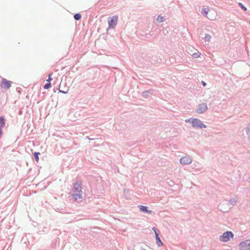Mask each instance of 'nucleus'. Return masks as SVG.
<instances>
[{"mask_svg": "<svg viewBox=\"0 0 250 250\" xmlns=\"http://www.w3.org/2000/svg\"><path fill=\"white\" fill-rule=\"evenodd\" d=\"M186 122H190L193 128H206L207 125L204 124L202 122L197 118H190L186 120Z\"/></svg>", "mask_w": 250, "mask_h": 250, "instance_id": "nucleus-1", "label": "nucleus"}, {"mask_svg": "<svg viewBox=\"0 0 250 250\" xmlns=\"http://www.w3.org/2000/svg\"><path fill=\"white\" fill-rule=\"evenodd\" d=\"M233 233L230 231H227L220 236V240L222 242H227L230 240L231 238H233Z\"/></svg>", "mask_w": 250, "mask_h": 250, "instance_id": "nucleus-2", "label": "nucleus"}, {"mask_svg": "<svg viewBox=\"0 0 250 250\" xmlns=\"http://www.w3.org/2000/svg\"><path fill=\"white\" fill-rule=\"evenodd\" d=\"M118 17L117 16H113L110 20H108V28L107 29V32L108 31L109 29H113L117 25Z\"/></svg>", "mask_w": 250, "mask_h": 250, "instance_id": "nucleus-3", "label": "nucleus"}, {"mask_svg": "<svg viewBox=\"0 0 250 250\" xmlns=\"http://www.w3.org/2000/svg\"><path fill=\"white\" fill-rule=\"evenodd\" d=\"M72 191L73 193H82L81 182L77 181L75 183L72 188Z\"/></svg>", "mask_w": 250, "mask_h": 250, "instance_id": "nucleus-4", "label": "nucleus"}, {"mask_svg": "<svg viewBox=\"0 0 250 250\" xmlns=\"http://www.w3.org/2000/svg\"><path fill=\"white\" fill-rule=\"evenodd\" d=\"M208 109V106L206 103H202L199 104L198 108L196 110V111L198 114H201L205 112Z\"/></svg>", "mask_w": 250, "mask_h": 250, "instance_id": "nucleus-5", "label": "nucleus"}, {"mask_svg": "<svg viewBox=\"0 0 250 250\" xmlns=\"http://www.w3.org/2000/svg\"><path fill=\"white\" fill-rule=\"evenodd\" d=\"M12 82L8 81L5 78L2 79L1 86L6 89H9L11 86Z\"/></svg>", "mask_w": 250, "mask_h": 250, "instance_id": "nucleus-6", "label": "nucleus"}, {"mask_svg": "<svg viewBox=\"0 0 250 250\" xmlns=\"http://www.w3.org/2000/svg\"><path fill=\"white\" fill-rule=\"evenodd\" d=\"M191 162L192 159L189 157H183L180 159V163L183 165H189Z\"/></svg>", "mask_w": 250, "mask_h": 250, "instance_id": "nucleus-7", "label": "nucleus"}, {"mask_svg": "<svg viewBox=\"0 0 250 250\" xmlns=\"http://www.w3.org/2000/svg\"><path fill=\"white\" fill-rule=\"evenodd\" d=\"M138 208L141 211L144 213H151L152 212V210L148 209V208L147 206L139 205L138 206Z\"/></svg>", "mask_w": 250, "mask_h": 250, "instance_id": "nucleus-8", "label": "nucleus"}, {"mask_svg": "<svg viewBox=\"0 0 250 250\" xmlns=\"http://www.w3.org/2000/svg\"><path fill=\"white\" fill-rule=\"evenodd\" d=\"M239 246L241 247V250L243 249H248L249 246H250V241L249 240H247L244 241H242L240 243Z\"/></svg>", "mask_w": 250, "mask_h": 250, "instance_id": "nucleus-9", "label": "nucleus"}, {"mask_svg": "<svg viewBox=\"0 0 250 250\" xmlns=\"http://www.w3.org/2000/svg\"><path fill=\"white\" fill-rule=\"evenodd\" d=\"M154 91L155 90L153 89H150L144 91L142 93V96L144 98H147L153 94Z\"/></svg>", "mask_w": 250, "mask_h": 250, "instance_id": "nucleus-10", "label": "nucleus"}, {"mask_svg": "<svg viewBox=\"0 0 250 250\" xmlns=\"http://www.w3.org/2000/svg\"><path fill=\"white\" fill-rule=\"evenodd\" d=\"M155 239L156 244L158 247H160L163 245V243L159 237V233L155 232Z\"/></svg>", "mask_w": 250, "mask_h": 250, "instance_id": "nucleus-11", "label": "nucleus"}, {"mask_svg": "<svg viewBox=\"0 0 250 250\" xmlns=\"http://www.w3.org/2000/svg\"><path fill=\"white\" fill-rule=\"evenodd\" d=\"M72 198L75 201L79 199H82V193H73L72 194Z\"/></svg>", "mask_w": 250, "mask_h": 250, "instance_id": "nucleus-12", "label": "nucleus"}, {"mask_svg": "<svg viewBox=\"0 0 250 250\" xmlns=\"http://www.w3.org/2000/svg\"><path fill=\"white\" fill-rule=\"evenodd\" d=\"M208 11L209 9L208 8H203L202 9L201 13L204 16L207 17Z\"/></svg>", "mask_w": 250, "mask_h": 250, "instance_id": "nucleus-13", "label": "nucleus"}, {"mask_svg": "<svg viewBox=\"0 0 250 250\" xmlns=\"http://www.w3.org/2000/svg\"><path fill=\"white\" fill-rule=\"evenodd\" d=\"M5 119L3 116L0 117V127H3L5 126Z\"/></svg>", "mask_w": 250, "mask_h": 250, "instance_id": "nucleus-14", "label": "nucleus"}, {"mask_svg": "<svg viewBox=\"0 0 250 250\" xmlns=\"http://www.w3.org/2000/svg\"><path fill=\"white\" fill-rule=\"evenodd\" d=\"M40 155V153L39 152H34L33 153L34 157L35 159V161L36 162H38L39 161V156Z\"/></svg>", "mask_w": 250, "mask_h": 250, "instance_id": "nucleus-15", "label": "nucleus"}, {"mask_svg": "<svg viewBox=\"0 0 250 250\" xmlns=\"http://www.w3.org/2000/svg\"><path fill=\"white\" fill-rule=\"evenodd\" d=\"M156 21L157 22H162L163 21H165V18L164 17H162L160 15H159L157 18L156 19Z\"/></svg>", "mask_w": 250, "mask_h": 250, "instance_id": "nucleus-16", "label": "nucleus"}, {"mask_svg": "<svg viewBox=\"0 0 250 250\" xmlns=\"http://www.w3.org/2000/svg\"><path fill=\"white\" fill-rule=\"evenodd\" d=\"M246 132L248 137L250 139V124L248 125L246 127Z\"/></svg>", "mask_w": 250, "mask_h": 250, "instance_id": "nucleus-17", "label": "nucleus"}, {"mask_svg": "<svg viewBox=\"0 0 250 250\" xmlns=\"http://www.w3.org/2000/svg\"><path fill=\"white\" fill-rule=\"evenodd\" d=\"M59 92L62 93H63V94H66L67 93L68 90H69V89H68V87H65L64 88V89H63V90H61L60 89V87H59Z\"/></svg>", "mask_w": 250, "mask_h": 250, "instance_id": "nucleus-18", "label": "nucleus"}, {"mask_svg": "<svg viewBox=\"0 0 250 250\" xmlns=\"http://www.w3.org/2000/svg\"><path fill=\"white\" fill-rule=\"evenodd\" d=\"M82 18V15L80 13L75 14L74 15V19L76 21H79Z\"/></svg>", "mask_w": 250, "mask_h": 250, "instance_id": "nucleus-19", "label": "nucleus"}, {"mask_svg": "<svg viewBox=\"0 0 250 250\" xmlns=\"http://www.w3.org/2000/svg\"><path fill=\"white\" fill-rule=\"evenodd\" d=\"M211 38V36L208 34H206L205 35V38H204V40L206 42H210V40Z\"/></svg>", "mask_w": 250, "mask_h": 250, "instance_id": "nucleus-20", "label": "nucleus"}, {"mask_svg": "<svg viewBox=\"0 0 250 250\" xmlns=\"http://www.w3.org/2000/svg\"><path fill=\"white\" fill-rule=\"evenodd\" d=\"M237 200L235 198H232L229 200V203L232 206L235 205Z\"/></svg>", "mask_w": 250, "mask_h": 250, "instance_id": "nucleus-21", "label": "nucleus"}, {"mask_svg": "<svg viewBox=\"0 0 250 250\" xmlns=\"http://www.w3.org/2000/svg\"><path fill=\"white\" fill-rule=\"evenodd\" d=\"M51 87V84L50 83H45L44 86H43V87L44 89H49V88H50Z\"/></svg>", "mask_w": 250, "mask_h": 250, "instance_id": "nucleus-22", "label": "nucleus"}, {"mask_svg": "<svg viewBox=\"0 0 250 250\" xmlns=\"http://www.w3.org/2000/svg\"><path fill=\"white\" fill-rule=\"evenodd\" d=\"M238 5L240 6V7L244 11H246L247 10V8L242 3L239 2L238 3Z\"/></svg>", "mask_w": 250, "mask_h": 250, "instance_id": "nucleus-23", "label": "nucleus"}, {"mask_svg": "<svg viewBox=\"0 0 250 250\" xmlns=\"http://www.w3.org/2000/svg\"><path fill=\"white\" fill-rule=\"evenodd\" d=\"M200 54L199 52L194 53L192 54V56L194 58H197L200 56Z\"/></svg>", "mask_w": 250, "mask_h": 250, "instance_id": "nucleus-24", "label": "nucleus"}, {"mask_svg": "<svg viewBox=\"0 0 250 250\" xmlns=\"http://www.w3.org/2000/svg\"><path fill=\"white\" fill-rule=\"evenodd\" d=\"M51 76H52V73H49V74L48 75V79L47 80V82L50 83V82L52 80Z\"/></svg>", "mask_w": 250, "mask_h": 250, "instance_id": "nucleus-25", "label": "nucleus"}, {"mask_svg": "<svg viewBox=\"0 0 250 250\" xmlns=\"http://www.w3.org/2000/svg\"><path fill=\"white\" fill-rule=\"evenodd\" d=\"M152 230L154 231L155 233V232H156L157 233H159V230L155 227H153Z\"/></svg>", "mask_w": 250, "mask_h": 250, "instance_id": "nucleus-26", "label": "nucleus"}, {"mask_svg": "<svg viewBox=\"0 0 250 250\" xmlns=\"http://www.w3.org/2000/svg\"><path fill=\"white\" fill-rule=\"evenodd\" d=\"M201 83L203 85V86H204V87L207 85V83L203 81H201Z\"/></svg>", "mask_w": 250, "mask_h": 250, "instance_id": "nucleus-27", "label": "nucleus"}, {"mask_svg": "<svg viewBox=\"0 0 250 250\" xmlns=\"http://www.w3.org/2000/svg\"><path fill=\"white\" fill-rule=\"evenodd\" d=\"M2 134H3V131H2V127H0V137H1V136L2 135Z\"/></svg>", "mask_w": 250, "mask_h": 250, "instance_id": "nucleus-28", "label": "nucleus"}, {"mask_svg": "<svg viewBox=\"0 0 250 250\" xmlns=\"http://www.w3.org/2000/svg\"><path fill=\"white\" fill-rule=\"evenodd\" d=\"M140 250H146L145 249L143 248V247H141Z\"/></svg>", "mask_w": 250, "mask_h": 250, "instance_id": "nucleus-29", "label": "nucleus"}, {"mask_svg": "<svg viewBox=\"0 0 250 250\" xmlns=\"http://www.w3.org/2000/svg\"><path fill=\"white\" fill-rule=\"evenodd\" d=\"M246 250H250V246L248 249H246Z\"/></svg>", "mask_w": 250, "mask_h": 250, "instance_id": "nucleus-30", "label": "nucleus"}]
</instances>
